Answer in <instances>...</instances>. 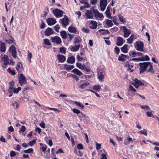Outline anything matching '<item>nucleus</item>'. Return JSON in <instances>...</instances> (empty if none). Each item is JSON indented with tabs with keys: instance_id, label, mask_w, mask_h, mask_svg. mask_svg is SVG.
I'll return each mask as SVG.
<instances>
[{
	"instance_id": "f257e3e1",
	"label": "nucleus",
	"mask_w": 159,
	"mask_h": 159,
	"mask_svg": "<svg viewBox=\"0 0 159 159\" xmlns=\"http://www.w3.org/2000/svg\"><path fill=\"white\" fill-rule=\"evenodd\" d=\"M140 68L139 74L143 72L146 70L149 72L153 69L152 64L150 62H140L139 64Z\"/></svg>"
},
{
	"instance_id": "f03ea898",
	"label": "nucleus",
	"mask_w": 159,
	"mask_h": 159,
	"mask_svg": "<svg viewBox=\"0 0 159 159\" xmlns=\"http://www.w3.org/2000/svg\"><path fill=\"white\" fill-rule=\"evenodd\" d=\"M135 45V47L137 51L142 52L144 51V43L142 42L137 41L136 42Z\"/></svg>"
},
{
	"instance_id": "7ed1b4c3",
	"label": "nucleus",
	"mask_w": 159,
	"mask_h": 159,
	"mask_svg": "<svg viewBox=\"0 0 159 159\" xmlns=\"http://www.w3.org/2000/svg\"><path fill=\"white\" fill-rule=\"evenodd\" d=\"M52 13L57 18H60L63 16V11L58 9H55L53 10Z\"/></svg>"
},
{
	"instance_id": "20e7f679",
	"label": "nucleus",
	"mask_w": 159,
	"mask_h": 159,
	"mask_svg": "<svg viewBox=\"0 0 159 159\" xmlns=\"http://www.w3.org/2000/svg\"><path fill=\"white\" fill-rule=\"evenodd\" d=\"M93 9L91 8L90 10H87L85 12V16L88 19H92L93 17L94 11Z\"/></svg>"
},
{
	"instance_id": "39448f33",
	"label": "nucleus",
	"mask_w": 159,
	"mask_h": 159,
	"mask_svg": "<svg viewBox=\"0 0 159 159\" xmlns=\"http://www.w3.org/2000/svg\"><path fill=\"white\" fill-rule=\"evenodd\" d=\"M132 84L136 88H138L139 86H144V84L137 78L134 79V82Z\"/></svg>"
},
{
	"instance_id": "423d86ee",
	"label": "nucleus",
	"mask_w": 159,
	"mask_h": 159,
	"mask_svg": "<svg viewBox=\"0 0 159 159\" xmlns=\"http://www.w3.org/2000/svg\"><path fill=\"white\" fill-rule=\"evenodd\" d=\"M9 52L12 53V55L14 58H16V48L13 45H11L9 49Z\"/></svg>"
},
{
	"instance_id": "0eeeda50",
	"label": "nucleus",
	"mask_w": 159,
	"mask_h": 159,
	"mask_svg": "<svg viewBox=\"0 0 159 159\" xmlns=\"http://www.w3.org/2000/svg\"><path fill=\"white\" fill-rule=\"evenodd\" d=\"M20 77L18 79L20 85H22L26 83V78L22 73L20 74Z\"/></svg>"
},
{
	"instance_id": "6e6552de",
	"label": "nucleus",
	"mask_w": 159,
	"mask_h": 159,
	"mask_svg": "<svg viewBox=\"0 0 159 159\" xmlns=\"http://www.w3.org/2000/svg\"><path fill=\"white\" fill-rule=\"evenodd\" d=\"M123 31L124 33V37L125 38L128 37L131 34V31L128 29L125 26H123Z\"/></svg>"
},
{
	"instance_id": "1a4fd4ad",
	"label": "nucleus",
	"mask_w": 159,
	"mask_h": 159,
	"mask_svg": "<svg viewBox=\"0 0 159 159\" xmlns=\"http://www.w3.org/2000/svg\"><path fill=\"white\" fill-rule=\"evenodd\" d=\"M107 0H101L100 1V7L102 11H104L107 5Z\"/></svg>"
},
{
	"instance_id": "9d476101",
	"label": "nucleus",
	"mask_w": 159,
	"mask_h": 159,
	"mask_svg": "<svg viewBox=\"0 0 159 159\" xmlns=\"http://www.w3.org/2000/svg\"><path fill=\"white\" fill-rule=\"evenodd\" d=\"M51 41L52 42L56 43L57 44H60L61 42L60 38L57 36H56L51 38Z\"/></svg>"
},
{
	"instance_id": "9b49d317",
	"label": "nucleus",
	"mask_w": 159,
	"mask_h": 159,
	"mask_svg": "<svg viewBox=\"0 0 159 159\" xmlns=\"http://www.w3.org/2000/svg\"><path fill=\"white\" fill-rule=\"evenodd\" d=\"M97 75L99 81L101 82H103L104 79V75L103 74V72L99 71H98Z\"/></svg>"
},
{
	"instance_id": "f8f14e48",
	"label": "nucleus",
	"mask_w": 159,
	"mask_h": 159,
	"mask_svg": "<svg viewBox=\"0 0 159 159\" xmlns=\"http://www.w3.org/2000/svg\"><path fill=\"white\" fill-rule=\"evenodd\" d=\"M54 33V31L51 28L48 27L44 33L46 36H49L53 34Z\"/></svg>"
},
{
	"instance_id": "ddd939ff",
	"label": "nucleus",
	"mask_w": 159,
	"mask_h": 159,
	"mask_svg": "<svg viewBox=\"0 0 159 159\" xmlns=\"http://www.w3.org/2000/svg\"><path fill=\"white\" fill-rule=\"evenodd\" d=\"M6 50L5 43L4 42L0 41V51L1 53L4 52Z\"/></svg>"
},
{
	"instance_id": "4468645a",
	"label": "nucleus",
	"mask_w": 159,
	"mask_h": 159,
	"mask_svg": "<svg viewBox=\"0 0 159 159\" xmlns=\"http://www.w3.org/2000/svg\"><path fill=\"white\" fill-rule=\"evenodd\" d=\"M47 20L49 25H53L57 22L56 20L52 18H49Z\"/></svg>"
},
{
	"instance_id": "2eb2a0df",
	"label": "nucleus",
	"mask_w": 159,
	"mask_h": 159,
	"mask_svg": "<svg viewBox=\"0 0 159 159\" xmlns=\"http://www.w3.org/2000/svg\"><path fill=\"white\" fill-rule=\"evenodd\" d=\"M117 42L116 44L118 46H122L124 43V40L123 39L120 37H118L117 38Z\"/></svg>"
},
{
	"instance_id": "dca6fc26",
	"label": "nucleus",
	"mask_w": 159,
	"mask_h": 159,
	"mask_svg": "<svg viewBox=\"0 0 159 159\" xmlns=\"http://www.w3.org/2000/svg\"><path fill=\"white\" fill-rule=\"evenodd\" d=\"M89 27L92 29H96L97 27V23L95 21H92L89 23Z\"/></svg>"
},
{
	"instance_id": "f3484780",
	"label": "nucleus",
	"mask_w": 159,
	"mask_h": 159,
	"mask_svg": "<svg viewBox=\"0 0 159 159\" xmlns=\"http://www.w3.org/2000/svg\"><path fill=\"white\" fill-rule=\"evenodd\" d=\"M57 57L59 62H63L65 61L66 60V57L64 55L61 54H58L57 55Z\"/></svg>"
},
{
	"instance_id": "a211bd4d",
	"label": "nucleus",
	"mask_w": 159,
	"mask_h": 159,
	"mask_svg": "<svg viewBox=\"0 0 159 159\" xmlns=\"http://www.w3.org/2000/svg\"><path fill=\"white\" fill-rule=\"evenodd\" d=\"M95 18L99 17L101 18L103 17L102 14L99 12L97 9L93 10Z\"/></svg>"
},
{
	"instance_id": "6ab92c4d",
	"label": "nucleus",
	"mask_w": 159,
	"mask_h": 159,
	"mask_svg": "<svg viewBox=\"0 0 159 159\" xmlns=\"http://www.w3.org/2000/svg\"><path fill=\"white\" fill-rule=\"evenodd\" d=\"M105 13L106 15V16L110 19H112V18L111 16V13H110V8L109 6H108L107 10L105 11Z\"/></svg>"
},
{
	"instance_id": "aec40b11",
	"label": "nucleus",
	"mask_w": 159,
	"mask_h": 159,
	"mask_svg": "<svg viewBox=\"0 0 159 159\" xmlns=\"http://www.w3.org/2000/svg\"><path fill=\"white\" fill-rule=\"evenodd\" d=\"M75 59L73 56L68 57L67 60V62L68 63L73 64L75 63Z\"/></svg>"
},
{
	"instance_id": "412c9836",
	"label": "nucleus",
	"mask_w": 159,
	"mask_h": 159,
	"mask_svg": "<svg viewBox=\"0 0 159 159\" xmlns=\"http://www.w3.org/2000/svg\"><path fill=\"white\" fill-rule=\"evenodd\" d=\"M80 46V44H78L77 45H75L71 48V51L73 52H75L78 51Z\"/></svg>"
},
{
	"instance_id": "4be33fe9",
	"label": "nucleus",
	"mask_w": 159,
	"mask_h": 159,
	"mask_svg": "<svg viewBox=\"0 0 159 159\" xmlns=\"http://www.w3.org/2000/svg\"><path fill=\"white\" fill-rule=\"evenodd\" d=\"M15 82L14 81L12 80L10 81L9 83V87L8 89V92H11V91L12 89V88H13V86Z\"/></svg>"
},
{
	"instance_id": "5701e85b",
	"label": "nucleus",
	"mask_w": 159,
	"mask_h": 159,
	"mask_svg": "<svg viewBox=\"0 0 159 159\" xmlns=\"http://www.w3.org/2000/svg\"><path fill=\"white\" fill-rule=\"evenodd\" d=\"M60 20L61 21V24L63 26H67L69 23V19H65L63 20V19H60Z\"/></svg>"
},
{
	"instance_id": "b1692460",
	"label": "nucleus",
	"mask_w": 159,
	"mask_h": 159,
	"mask_svg": "<svg viewBox=\"0 0 159 159\" xmlns=\"http://www.w3.org/2000/svg\"><path fill=\"white\" fill-rule=\"evenodd\" d=\"M128 45H127L125 44L121 48V51L124 53H127L128 51Z\"/></svg>"
},
{
	"instance_id": "393cba45",
	"label": "nucleus",
	"mask_w": 159,
	"mask_h": 159,
	"mask_svg": "<svg viewBox=\"0 0 159 159\" xmlns=\"http://www.w3.org/2000/svg\"><path fill=\"white\" fill-rule=\"evenodd\" d=\"M72 72L79 76H80L83 75V74L80 71L76 68H75L73 69L72 71Z\"/></svg>"
},
{
	"instance_id": "a878e982",
	"label": "nucleus",
	"mask_w": 159,
	"mask_h": 159,
	"mask_svg": "<svg viewBox=\"0 0 159 159\" xmlns=\"http://www.w3.org/2000/svg\"><path fill=\"white\" fill-rule=\"evenodd\" d=\"M11 106L13 107L14 109H17L19 105L18 102L16 101H13L11 102Z\"/></svg>"
},
{
	"instance_id": "bb28decb",
	"label": "nucleus",
	"mask_w": 159,
	"mask_h": 159,
	"mask_svg": "<svg viewBox=\"0 0 159 159\" xmlns=\"http://www.w3.org/2000/svg\"><path fill=\"white\" fill-rule=\"evenodd\" d=\"M134 36L133 34H132L127 39V42L130 44H132L134 40Z\"/></svg>"
},
{
	"instance_id": "cd10ccee",
	"label": "nucleus",
	"mask_w": 159,
	"mask_h": 159,
	"mask_svg": "<svg viewBox=\"0 0 159 159\" xmlns=\"http://www.w3.org/2000/svg\"><path fill=\"white\" fill-rule=\"evenodd\" d=\"M16 68L17 70L19 72V69H23V66L22 63L20 62H19L17 63V66L16 67Z\"/></svg>"
},
{
	"instance_id": "c85d7f7f",
	"label": "nucleus",
	"mask_w": 159,
	"mask_h": 159,
	"mask_svg": "<svg viewBox=\"0 0 159 159\" xmlns=\"http://www.w3.org/2000/svg\"><path fill=\"white\" fill-rule=\"evenodd\" d=\"M74 67L73 65H70L65 64L64 65V68L67 70H70Z\"/></svg>"
},
{
	"instance_id": "c756f323",
	"label": "nucleus",
	"mask_w": 159,
	"mask_h": 159,
	"mask_svg": "<svg viewBox=\"0 0 159 159\" xmlns=\"http://www.w3.org/2000/svg\"><path fill=\"white\" fill-rule=\"evenodd\" d=\"M68 30L70 33L75 34L76 32V28L72 26L69 27L68 28Z\"/></svg>"
},
{
	"instance_id": "7c9ffc66",
	"label": "nucleus",
	"mask_w": 159,
	"mask_h": 159,
	"mask_svg": "<svg viewBox=\"0 0 159 159\" xmlns=\"http://www.w3.org/2000/svg\"><path fill=\"white\" fill-rule=\"evenodd\" d=\"M74 43L75 44H79L81 41V39L80 37H76L74 39Z\"/></svg>"
},
{
	"instance_id": "2f4dec72",
	"label": "nucleus",
	"mask_w": 159,
	"mask_h": 159,
	"mask_svg": "<svg viewBox=\"0 0 159 159\" xmlns=\"http://www.w3.org/2000/svg\"><path fill=\"white\" fill-rule=\"evenodd\" d=\"M60 34L62 38L66 39L67 37V34L65 31H61L60 32Z\"/></svg>"
},
{
	"instance_id": "473e14b6",
	"label": "nucleus",
	"mask_w": 159,
	"mask_h": 159,
	"mask_svg": "<svg viewBox=\"0 0 159 159\" xmlns=\"http://www.w3.org/2000/svg\"><path fill=\"white\" fill-rule=\"evenodd\" d=\"M21 89V88L20 87H19L17 88L16 89L14 88H12V89L11 90V92H13V93H18L19 91H20Z\"/></svg>"
},
{
	"instance_id": "72a5a7b5",
	"label": "nucleus",
	"mask_w": 159,
	"mask_h": 159,
	"mask_svg": "<svg viewBox=\"0 0 159 159\" xmlns=\"http://www.w3.org/2000/svg\"><path fill=\"white\" fill-rule=\"evenodd\" d=\"M140 61H148L150 60L149 57L147 55L140 57Z\"/></svg>"
},
{
	"instance_id": "f704fd0d",
	"label": "nucleus",
	"mask_w": 159,
	"mask_h": 159,
	"mask_svg": "<svg viewBox=\"0 0 159 159\" xmlns=\"http://www.w3.org/2000/svg\"><path fill=\"white\" fill-rule=\"evenodd\" d=\"M118 17L119 18V20L120 22L122 23H124L126 21L125 19L120 14H119L118 15Z\"/></svg>"
},
{
	"instance_id": "c9c22d12",
	"label": "nucleus",
	"mask_w": 159,
	"mask_h": 159,
	"mask_svg": "<svg viewBox=\"0 0 159 159\" xmlns=\"http://www.w3.org/2000/svg\"><path fill=\"white\" fill-rule=\"evenodd\" d=\"M106 24L109 27H111L113 25V24L112 21L108 19H107Z\"/></svg>"
},
{
	"instance_id": "e433bc0d",
	"label": "nucleus",
	"mask_w": 159,
	"mask_h": 159,
	"mask_svg": "<svg viewBox=\"0 0 159 159\" xmlns=\"http://www.w3.org/2000/svg\"><path fill=\"white\" fill-rule=\"evenodd\" d=\"M10 37H11V39H5V42L9 44H11L12 43L13 41L14 40V39L13 38H12V36H10Z\"/></svg>"
},
{
	"instance_id": "4c0bfd02",
	"label": "nucleus",
	"mask_w": 159,
	"mask_h": 159,
	"mask_svg": "<svg viewBox=\"0 0 159 159\" xmlns=\"http://www.w3.org/2000/svg\"><path fill=\"white\" fill-rule=\"evenodd\" d=\"M66 50V48H65L63 47H62L60 48L59 51L61 53L65 54Z\"/></svg>"
},
{
	"instance_id": "58836bf2",
	"label": "nucleus",
	"mask_w": 159,
	"mask_h": 159,
	"mask_svg": "<svg viewBox=\"0 0 159 159\" xmlns=\"http://www.w3.org/2000/svg\"><path fill=\"white\" fill-rule=\"evenodd\" d=\"M122 55H124L123 54H121L120 55H119L118 56V60L119 61H125V57L122 56Z\"/></svg>"
},
{
	"instance_id": "ea45409f",
	"label": "nucleus",
	"mask_w": 159,
	"mask_h": 159,
	"mask_svg": "<svg viewBox=\"0 0 159 159\" xmlns=\"http://www.w3.org/2000/svg\"><path fill=\"white\" fill-rule=\"evenodd\" d=\"M74 103L77 105L79 106V107H80L82 109H84V106L80 102L77 101H75Z\"/></svg>"
},
{
	"instance_id": "a19ab883",
	"label": "nucleus",
	"mask_w": 159,
	"mask_h": 159,
	"mask_svg": "<svg viewBox=\"0 0 159 159\" xmlns=\"http://www.w3.org/2000/svg\"><path fill=\"white\" fill-rule=\"evenodd\" d=\"M141 107L142 108L146 111L150 110V108L147 105H141Z\"/></svg>"
},
{
	"instance_id": "79ce46f5",
	"label": "nucleus",
	"mask_w": 159,
	"mask_h": 159,
	"mask_svg": "<svg viewBox=\"0 0 159 159\" xmlns=\"http://www.w3.org/2000/svg\"><path fill=\"white\" fill-rule=\"evenodd\" d=\"M89 82H87L86 83H84L81 84L80 88L81 89H84L87 86L89 85Z\"/></svg>"
},
{
	"instance_id": "37998d69",
	"label": "nucleus",
	"mask_w": 159,
	"mask_h": 159,
	"mask_svg": "<svg viewBox=\"0 0 159 159\" xmlns=\"http://www.w3.org/2000/svg\"><path fill=\"white\" fill-rule=\"evenodd\" d=\"M7 71L13 75H14L16 73L14 70H11L10 68L7 69Z\"/></svg>"
},
{
	"instance_id": "c03bdc74",
	"label": "nucleus",
	"mask_w": 159,
	"mask_h": 159,
	"mask_svg": "<svg viewBox=\"0 0 159 159\" xmlns=\"http://www.w3.org/2000/svg\"><path fill=\"white\" fill-rule=\"evenodd\" d=\"M76 66L80 69L82 70L84 68V65H83L82 64L80 63L77 62L76 63Z\"/></svg>"
},
{
	"instance_id": "a18cd8bd",
	"label": "nucleus",
	"mask_w": 159,
	"mask_h": 159,
	"mask_svg": "<svg viewBox=\"0 0 159 159\" xmlns=\"http://www.w3.org/2000/svg\"><path fill=\"white\" fill-rule=\"evenodd\" d=\"M33 149L32 148H29L27 150H25L24 152L26 153H30L33 152Z\"/></svg>"
},
{
	"instance_id": "49530a36",
	"label": "nucleus",
	"mask_w": 159,
	"mask_h": 159,
	"mask_svg": "<svg viewBox=\"0 0 159 159\" xmlns=\"http://www.w3.org/2000/svg\"><path fill=\"white\" fill-rule=\"evenodd\" d=\"M84 4V7L87 8H89L90 7V5L89 4L88 2H81Z\"/></svg>"
},
{
	"instance_id": "de8ad7c7",
	"label": "nucleus",
	"mask_w": 159,
	"mask_h": 159,
	"mask_svg": "<svg viewBox=\"0 0 159 159\" xmlns=\"http://www.w3.org/2000/svg\"><path fill=\"white\" fill-rule=\"evenodd\" d=\"M9 59L8 56L7 55H5L4 56L1 58V61H3L4 62Z\"/></svg>"
},
{
	"instance_id": "09e8293b",
	"label": "nucleus",
	"mask_w": 159,
	"mask_h": 159,
	"mask_svg": "<svg viewBox=\"0 0 159 159\" xmlns=\"http://www.w3.org/2000/svg\"><path fill=\"white\" fill-rule=\"evenodd\" d=\"M101 88V86L100 85H95L93 86V89L97 91H98V90L100 89Z\"/></svg>"
},
{
	"instance_id": "8fccbe9b",
	"label": "nucleus",
	"mask_w": 159,
	"mask_h": 159,
	"mask_svg": "<svg viewBox=\"0 0 159 159\" xmlns=\"http://www.w3.org/2000/svg\"><path fill=\"white\" fill-rule=\"evenodd\" d=\"M36 143V140L35 139H34L33 140L30 142L28 143V144L30 146H32L34 144H35Z\"/></svg>"
},
{
	"instance_id": "3c124183",
	"label": "nucleus",
	"mask_w": 159,
	"mask_h": 159,
	"mask_svg": "<svg viewBox=\"0 0 159 159\" xmlns=\"http://www.w3.org/2000/svg\"><path fill=\"white\" fill-rule=\"evenodd\" d=\"M44 43L48 45H51V43L49 42V40L48 39H44Z\"/></svg>"
},
{
	"instance_id": "603ef678",
	"label": "nucleus",
	"mask_w": 159,
	"mask_h": 159,
	"mask_svg": "<svg viewBox=\"0 0 159 159\" xmlns=\"http://www.w3.org/2000/svg\"><path fill=\"white\" fill-rule=\"evenodd\" d=\"M129 90H131L134 92H136V89L134 88L131 85H130L129 86V89L128 90V91H129Z\"/></svg>"
},
{
	"instance_id": "864d4df0",
	"label": "nucleus",
	"mask_w": 159,
	"mask_h": 159,
	"mask_svg": "<svg viewBox=\"0 0 159 159\" xmlns=\"http://www.w3.org/2000/svg\"><path fill=\"white\" fill-rule=\"evenodd\" d=\"M81 116H80V115H78V117L80 118V119L81 120V119L80 118L81 117L84 118H88V116H87L85 114H84L82 113H81Z\"/></svg>"
},
{
	"instance_id": "5fc2aeb1",
	"label": "nucleus",
	"mask_w": 159,
	"mask_h": 159,
	"mask_svg": "<svg viewBox=\"0 0 159 159\" xmlns=\"http://www.w3.org/2000/svg\"><path fill=\"white\" fill-rule=\"evenodd\" d=\"M32 57V54L30 52H29L28 53V59L29 61L30 62L31 60V58Z\"/></svg>"
},
{
	"instance_id": "6e6d98bb",
	"label": "nucleus",
	"mask_w": 159,
	"mask_h": 159,
	"mask_svg": "<svg viewBox=\"0 0 159 159\" xmlns=\"http://www.w3.org/2000/svg\"><path fill=\"white\" fill-rule=\"evenodd\" d=\"M90 3L93 5H96L97 2V0H90Z\"/></svg>"
},
{
	"instance_id": "4d7b16f0",
	"label": "nucleus",
	"mask_w": 159,
	"mask_h": 159,
	"mask_svg": "<svg viewBox=\"0 0 159 159\" xmlns=\"http://www.w3.org/2000/svg\"><path fill=\"white\" fill-rule=\"evenodd\" d=\"M72 111L74 113H75L77 114H78L81 113L80 110L75 108L73 109H72Z\"/></svg>"
},
{
	"instance_id": "13d9d810",
	"label": "nucleus",
	"mask_w": 159,
	"mask_h": 159,
	"mask_svg": "<svg viewBox=\"0 0 159 159\" xmlns=\"http://www.w3.org/2000/svg\"><path fill=\"white\" fill-rule=\"evenodd\" d=\"M77 148L79 149H82L83 148V145L82 144L80 143L79 144L77 145Z\"/></svg>"
},
{
	"instance_id": "bf43d9fd",
	"label": "nucleus",
	"mask_w": 159,
	"mask_h": 159,
	"mask_svg": "<svg viewBox=\"0 0 159 159\" xmlns=\"http://www.w3.org/2000/svg\"><path fill=\"white\" fill-rule=\"evenodd\" d=\"M16 155V153L14 151H11L10 153V156L11 157H14Z\"/></svg>"
},
{
	"instance_id": "052dcab7",
	"label": "nucleus",
	"mask_w": 159,
	"mask_h": 159,
	"mask_svg": "<svg viewBox=\"0 0 159 159\" xmlns=\"http://www.w3.org/2000/svg\"><path fill=\"white\" fill-rule=\"evenodd\" d=\"M136 55V53L134 52L130 51L129 53V55L131 56L133 55V57H135L136 56L135 55Z\"/></svg>"
},
{
	"instance_id": "680f3d73",
	"label": "nucleus",
	"mask_w": 159,
	"mask_h": 159,
	"mask_svg": "<svg viewBox=\"0 0 159 159\" xmlns=\"http://www.w3.org/2000/svg\"><path fill=\"white\" fill-rule=\"evenodd\" d=\"M40 126L42 128L44 129L46 128L44 122H41L40 124Z\"/></svg>"
},
{
	"instance_id": "e2e57ef3",
	"label": "nucleus",
	"mask_w": 159,
	"mask_h": 159,
	"mask_svg": "<svg viewBox=\"0 0 159 159\" xmlns=\"http://www.w3.org/2000/svg\"><path fill=\"white\" fill-rule=\"evenodd\" d=\"M54 28L56 32H59L58 30L60 28V27L59 26L58 24L57 25H56L55 26H54Z\"/></svg>"
},
{
	"instance_id": "0e129e2a",
	"label": "nucleus",
	"mask_w": 159,
	"mask_h": 159,
	"mask_svg": "<svg viewBox=\"0 0 159 159\" xmlns=\"http://www.w3.org/2000/svg\"><path fill=\"white\" fill-rule=\"evenodd\" d=\"M101 31H103L105 32L106 34H109L110 33V32L108 30H105L103 29H100L98 30L99 32H101Z\"/></svg>"
},
{
	"instance_id": "69168bd1",
	"label": "nucleus",
	"mask_w": 159,
	"mask_h": 159,
	"mask_svg": "<svg viewBox=\"0 0 159 159\" xmlns=\"http://www.w3.org/2000/svg\"><path fill=\"white\" fill-rule=\"evenodd\" d=\"M41 150H42V151L43 152H44L46 150V149H47V147L46 145H45L44 146H43L42 147H41Z\"/></svg>"
},
{
	"instance_id": "338daca9",
	"label": "nucleus",
	"mask_w": 159,
	"mask_h": 159,
	"mask_svg": "<svg viewBox=\"0 0 159 159\" xmlns=\"http://www.w3.org/2000/svg\"><path fill=\"white\" fill-rule=\"evenodd\" d=\"M115 50L116 51V53L117 54H118L119 53V52H120V50L118 47L117 46H116V47L115 48Z\"/></svg>"
},
{
	"instance_id": "774afa93",
	"label": "nucleus",
	"mask_w": 159,
	"mask_h": 159,
	"mask_svg": "<svg viewBox=\"0 0 159 159\" xmlns=\"http://www.w3.org/2000/svg\"><path fill=\"white\" fill-rule=\"evenodd\" d=\"M82 30H83L84 32L86 33H88L89 31V29L88 28H84L82 29Z\"/></svg>"
}]
</instances>
